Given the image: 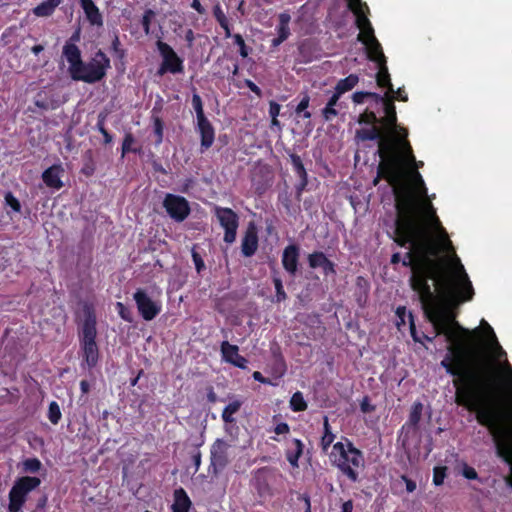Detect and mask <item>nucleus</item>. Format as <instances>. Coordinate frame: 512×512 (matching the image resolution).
<instances>
[{
	"instance_id": "9b49d317",
	"label": "nucleus",
	"mask_w": 512,
	"mask_h": 512,
	"mask_svg": "<svg viewBox=\"0 0 512 512\" xmlns=\"http://www.w3.org/2000/svg\"><path fill=\"white\" fill-rule=\"evenodd\" d=\"M156 46L162 57V62L156 71L157 76L161 77L166 73L180 74L184 72L183 59L177 55L169 44L158 40Z\"/></svg>"
},
{
	"instance_id": "aec40b11",
	"label": "nucleus",
	"mask_w": 512,
	"mask_h": 512,
	"mask_svg": "<svg viewBox=\"0 0 512 512\" xmlns=\"http://www.w3.org/2000/svg\"><path fill=\"white\" fill-rule=\"evenodd\" d=\"M360 42L366 46L367 57L370 61L375 62L377 65L387 63L382 46L374 34L369 35L366 37L365 41Z\"/></svg>"
},
{
	"instance_id": "6ab92c4d",
	"label": "nucleus",
	"mask_w": 512,
	"mask_h": 512,
	"mask_svg": "<svg viewBox=\"0 0 512 512\" xmlns=\"http://www.w3.org/2000/svg\"><path fill=\"white\" fill-rule=\"evenodd\" d=\"M220 351L223 361L241 369L246 368L247 359L239 354V348L237 345L230 344L228 341H223L221 343Z\"/></svg>"
},
{
	"instance_id": "774afa93",
	"label": "nucleus",
	"mask_w": 512,
	"mask_h": 512,
	"mask_svg": "<svg viewBox=\"0 0 512 512\" xmlns=\"http://www.w3.org/2000/svg\"><path fill=\"white\" fill-rule=\"evenodd\" d=\"M462 474L466 479H469V480H475L478 478V474H477L476 470L473 467L468 466V465L464 466Z\"/></svg>"
},
{
	"instance_id": "c756f323",
	"label": "nucleus",
	"mask_w": 512,
	"mask_h": 512,
	"mask_svg": "<svg viewBox=\"0 0 512 512\" xmlns=\"http://www.w3.org/2000/svg\"><path fill=\"white\" fill-rule=\"evenodd\" d=\"M60 4L61 0H45L33 9V14L37 17L51 16Z\"/></svg>"
},
{
	"instance_id": "69168bd1",
	"label": "nucleus",
	"mask_w": 512,
	"mask_h": 512,
	"mask_svg": "<svg viewBox=\"0 0 512 512\" xmlns=\"http://www.w3.org/2000/svg\"><path fill=\"white\" fill-rule=\"evenodd\" d=\"M369 97V92L366 91H357L352 94V101L355 104L364 103L365 99Z\"/></svg>"
},
{
	"instance_id": "0e129e2a",
	"label": "nucleus",
	"mask_w": 512,
	"mask_h": 512,
	"mask_svg": "<svg viewBox=\"0 0 512 512\" xmlns=\"http://www.w3.org/2000/svg\"><path fill=\"white\" fill-rule=\"evenodd\" d=\"M106 119H107V113L106 112H100L98 114L97 123H96V129L100 133H104L107 130L106 127H105Z\"/></svg>"
},
{
	"instance_id": "7c9ffc66",
	"label": "nucleus",
	"mask_w": 512,
	"mask_h": 512,
	"mask_svg": "<svg viewBox=\"0 0 512 512\" xmlns=\"http://www.w3.org/2000/svg\"><path fill=\"white\" fill-rule=\"evenodd\" d=\"M358 82V75L350 74L337 82L334 91L342 96L344 93L351 91L358 84Z\"/></svg>"
},
{
	"instance_id": "e2e57ef3",
	"label": "nucleus",
	"mask_w": 512,
	"mask_h": 512,
	"mask_svg": "<svg viewBox=\"0 0 512 512\" xmlns=\"http://www.w3.org/2000/svg\"><path fill=\"white\" fill-rule=\"evenodd\" d=\"M278 200L285 208V210L289 213L291 211L290 195L287 192L280 193L278 196Z\"/></svg>"
},
{
	"instance_id": "bf43d9fd",
	"label": "nucleus",
	"mask_w": 512,
	"mask_h": 512,
	"mask_svg": "<svg viewBox=\"0 0 512 512\" xmlns=\"http://www.w3.org/2000/svg\"><path fill=\"white\" fill-rule=\"evenodd\" d=\"M213 16L219 25H223L228 20L220 4H216L213 7Z\"/></svg>"
},
{
	"instance_id": "412c9836",
	"label": "nucleus",
	"mask_w": 512,
	"mask_h": 512,
	"mask_svg": "<svg viewBox=\"0 0 512 512\" xmlns=\"http://www.w3.org/2000/svg\"><path fill=\"white\" fill-rule=\"evenodd\" d=\"M385 116L380 118L381 125L385 127L388 133L397 134V114L394 104V97L389 96L388 100L383 104Z\"/></svg>"
},
{
	"instance_id": "5701e85b",
	"label": "nucleus",
	"mask_w": 512,
	"mask_h": 512,
	"mask_svg": "<svg viewBox=\"0 0 512 512\" xmlns=\"http://www.w3.org/2000/svg\"><path fill=\"white\" fill-rule=\"evenodd\" d=\"M197 128L200 134L201 151L209 149L215 140V130L208 119L197 121Z\"/></svg>"
},
{
	"instance_id": "423d86ee",
	"label": "nucleus",
	"mask_w": 512,
	"mask_h": 512,
	"mask_svg": "<svg viewBox=\"0 0 512 512\" xmlns=\"http://www.w3.org/2000/svg\"><path fill=\"white\" fill-rule=\"evenodd\" d=\"M381 161L377 167V176L373 180V184L376 186L381 179L386 180L393 189V193L396 196L397 190H404L403 188V176H404V164L408 158L414 161V152H396L387 155L379 156Z\"/></svg>"
},
{
	"instance_id": "49530a36",
	"label": "nucleus",
	"mask_w": 512,
	"mask_h": 512,
	"mask_svg": "<svg viewBox=\"0 0 512 512\" xmlns=\"http://www.w3.org/2000/svg\"><path fill=\"white\" fill-rule=\"evenodd\" d=\"M309 103L310 97L308 94H305L295 109L296 114L300 115L302 113L303 118H311V112L307 110V108L309 107Z\"/></svg>"
},
{
	"instance_id": "052dcab7",
	"label": "nucleus",
	"mask_w": 512,
	"mask_h": 512,
	"mask_svg": "<svg viewBox=\"0 0 512 512\" xmlns=\"http://www.w3.org/2000/svg\"><path fill=\"white\" fill-rule=\"evenodd\" d=\"M396 316H397V326L400 328L401 326L406 324V316H408L407 310L405 306H399L396 309Z\"/></svg>"
},
{
	"instance_id": "680f3d73",
	"label": "nucleus",
	"mask_w": 512,
	"mask_h": 512,
	"mask_svg": "<svg viewBox=\"0 0 512 512\" xmlns=\"http://www.w3.org/2000/svg\"><path fill=\"white\" fill-rule=\"evenodd\" d=\"M375 406L371 404L370 398L368 396H364L360 402V409L363 413H371L375 410Z\"/></svg>"
},
{
	"instance_id": "f257e3e1",
	"label": "nucleus",
	"mask_w": 512,
	"mask_h": 512,
	"mask_svg": "<svg viewBox=\"0 0 512 512\" xmlns=\"http://www.w3.org/2000/svg\"><path fill=\"white\" fill-rule=\"evenodd\" d=\"M434 285L445 305L439 304L432 289L430 299L417 294L436 336L444 335L449 342L441 366L454 377L455 403L474 412L477 422L489 432H497L509 426L512 415L499 405L503 386L496 372V361L488 359L483 352L480 328L470 330L456 320L454 309L469 300L452 303L441 287Z\"/></svg>"
},
{
	"instance_id": "6e6552de",
	"label": "nucleus",
	"mask_w": 512,
	"mask_h": 512,
	"mask_svg": "<svg viewBox=\"0 0 512 512\" xmlns=\"http://www.w3.org/2000/svg\"><path fill=\"white\" fill-rule=\"evenodd\" d=\"M111 67L110 59L102 51L98 50L95 56L87 63L82 61V65L77 68L71 76L74 81H82L93 84L101 81Z\"/></svg>"
},
{
	"instance_id": "0eeeda50",
	"label": "nucleus",
	"mask_w": 512,
	"mask_h": 512,
	"mask_svg": "<svg viewBox=\"0 0 512 512\" xmlns=\"http://www.w3.org/2000/svg\"><path fill=\"white\" fill-rule=\"evenodd\" d=\"M403 132V136L384 133L379 126H371L356 130V138L361 141H377L379 156L403 151L410 152L413 149L407 140V130L403 129Z\"/></svg>"
},
{
	"instance_id": "bb28decb",
	"label": "nucleus",
	"mask_w": 512,
	"mask_h": 512,
	"mask_svg": "<svg viewBox=\"0 0 512 512\" xmlns=\"http://www.w3.org/2000/svg\"><path fill=\"white\" fill-rule=\"evenodd\" d=\"M79 3L91 25H103L102 14L93 0H79Z\"/></svg>"
},
{
	"instance_id": "dca6fc26",
	"label": "nucleus",
	"mask_w": 512,
	"mask_h": 512,
	"mask_svg": "<svg viewBox=\"0 0 512 512\" xmlns=\"http://www.w3.org/2000/svg\"><path fill=\"white\" fill-rule=\"evenodd\" d=\"M308 265L311 269L321 268L324 276L336 275V264L327 258L324 252L314 251L307 257Z\"/></svg>"
},
{
	"instance_id": "9d476101",
	"label": "nucleus",
	"mask_w": 512,
	"mask_h": 512,
	"mask_svg": "<svg viewBox=\"0 0 512 512\" xmlns=\"http://www.w3.org/2000/svg\"><path fill=\"white\" fill-rule=\"evenodd\" d=\"M490 434L493 437L497 455L510 465L511 474L505 478V482L512 488V427L507 426Z\"/></svg>"
},
{
	"instance_id": "de8ad7c7",
	"label": "nucleus",
	"mask_w": 512,
	"mask_h": 512,
	"mask_svg": "<svg viewBox=\"0 0 512 512\" xmlns=\"http://www.w3.org/2000/svg\"><path fill=\"white\" fill-rule=\"evenodd\" d=\"M192 106L196 112L197 121L207 119L204 114L202 99L197 93H194L192 96Z\"/></svg>"
},
{
	"instance_id": "4d7b16f0",
	"label": "nucleus",
	"mask_w": 512,
	"mask_h": 512,
	"mask_svg": "<svg viewBox=\"0 0 512 512\" xmlns=\"http://www.w3.org/2000/svg\"><path fill=\"white\" fill-rule=\"evenodd\" d=\"M408 318H409V329H410V334H411L412 339L417 343L423 344L422 338L416 330L414 316L411 312H408Z\"/></svg>"
},
{
	"instance_id": "c85d7f7f",
	"label": "nucleus",
	"mask_w": 512,
	"mask_h": 512,
	"mask_svg": "<svg viewBox=\"0 0 512 512\" xmlns=\"http://www.w3.org/2000/svg\"><path fill=\"white\" fill-rule=\"evenodd\" d=\"M341 95L336 91H333L331 97L328 99L325 107L322 109V117L325 121H332L338 116V110L336 107L343 108V103L340 102Z\"/></svg>"
},
{
	"instance_id": "7ed1b4c3",
	"label": "nucleus",
	"mask_w": 512,
	"mask_h": 512,
	"mask_svg": "<svg viewBox=\"0 0 512 512\" xmlns=\"http://www.w3.org/2000/svg\"><path fill=\"white\" fill-rule=\"evenodd\" d=\"M342 439L343 441L332 445V450L329 453L330 463L350 482H359L360 470L365 467L364 454L355 447L350 439L347 437Z\"/></svg>"
},
{
	"instance_id": "338daca9",
	"label": "nucleus",
	"mask_w": 512,
	"mask_h": 512,
	"mask_svg": "<svg viewBox=\"0 0 512 512\" xmlns=\"http://www.w3.org/2000/svg\"><path fill=\"white\" fill-rule=\"evenodd\" d=\"M192 259H193V262H194L197 272L198 273L201 272L205 268V264H204L202 257L196 251H193Z\"/></svg>"
},
{
	"instance_id": "603ef678",
	"label": "nucleus",
	"mask_w": 512,
	"mask_h": 512,
	"mask_svg": "<svg viewBox=\"0 0 512 512\" xmlns=\"http://www.w3.org/2000/svg\"><path fill=\"white\" fill-rule=\"evenodd\" d=\"M154 17H155V12L153 10H151V9L145 10L143 17H142L141 24L143 27V31L146 35L150 34V26H151V22Z\"/></svg>"
},
{
	"instance_id": "a18cd8bd",
	"label": "nucleus",
	"mask_w": 512,
	"mask_h": 512,
	"mask_svg": "<svg viewBox=\"0 0 512 512\" xmlns=\"http://www.w3.org/2000/svg\"><path fill=\"white\" fill-rule=\"evenodd\" d=\"M61 416H62V413H61L58 403L56 401L50 402L49 407H48L49 421L52 424L57 425L59 423V421L61 420Z\"/></svg>"
},
{
	"instance_id": "f8f14e48",
	"label": "nucleus",
	"mask_w": 512,
	"mask_h": 512,
	"mask_svg": "<svg viewBox=\"0 0 512 512\" xmlns=\"http://www.w3.org/2000/svg\"><path fill=\"white\" fill-rule=\"evenodd\" d=\"M215 216L219 221L220 226L224 229V242L227 244L235 242L239 226V217L237 213L231 208L216 206Z\"/></svg>"
},
{
	"instance_id": "b1692460",
	"label": "nucleus",
	"mask_w": 512,
	"mask_h": 512,
	"mask_svg": "<svg viewBox=\"0 0 512 512\" xmlns=\"http://www.w3.org/2000/svg\"><path fill=\"white\" fill-rule=\"evenodd\" d=\"M63 56L69 63V73L72 76L77 68L82 65L81 51L76 44L66 42L63 46Z\"/></svg>"
},
{
	"instance_id": "3c124183",
	"label": "nucleus",
	"mask_w": 512,
	"mask_h": 512,
	"mask_svg": "<svg viewBox=\"0 0 512 512\" xmlns=\"http://www.w3.org/2000/svg\"><path fill=\"white\" fill-rule=\"evenodd\" d=\"M447 467L446 466H436L433 470V483L436 486H440L443 484L444 479L446 477Z\"/></svg>"
},
{
	"instance_id": "39448f33",
	"label": "nucleus",
	"mask_w": 512,
	"mask_h": 512,
	"mask_svg": "<svg viewBox=\"0 0 512 512\" xmlns=\"http://www.w3.org/2000/svg\"><path fill=\"white\" fill-rule=\"evenodd\" d=\"M84 319L79 329V343L82 357L89 368H94L99 360L97 338V317L92 303L82 307Z\"/></svg>"
},
{
	"instance_id": "37998d69",
	"label": "nucleus",
	"mask_w": 512,
	"mask_h": 512,
	"mask_svg": "<svg viewBox=\"0 0 512 512\" xmlns=\"http://www.w3.org/2000/svg\"><path fill=\"white\" fill-rule=\"evenodd\" d=\"M359 124L377 126V124H381L380 118L376 116V113L373 111L365 110L358 117Z\"/></svg>"
},
{
	"instance_id": "2eb2a0df",
	"label": "nucleus",
	"mask_w": 512,
	"mask_h": 512,
	"mask_svg": "<svg viewBox=\"0 0 512 512\" xmlns=\"http://www.w3.org/2000/svg\"><path fill=\"white\" fill-rule=\"evenodd\" d=\"M137 309L145 321L155 319L161 312V304L153 301L144 289H137L133 295Z\"/></svg>"
},
{
	"instance_id": "c9c22d12",
	"label": "nucleus",
	"mask_w": 512,
	"mask_h": 512,
	"mask_svg": "<svg viewBox=\"0 0 512 512\" xmlns=\"http://www.w3.org/2000/svg\"><path fill=\"white\" fill-rule=\"evenodd\" d=\"M242 406V401L234 400L226 405L222 411V420L225 423H233L235 421L234 414H236Z\"/></svg>"
},
{
	"instance_id": "79ce46f5",
	"label": "nucleus",
	"mask_w": 512,
	"mask_h": 512,
	"mask_svg": "<svg viewBox=\"0 0 512 512\" xmlns=\"http://www.w3.org/2000/svg\"><path fill=\"white\" fill-rule=\"evenodd\" d=\"M281 105L278 104L276 101L271 100L269 101V116L271 118V128L277 127L279 130H281V124L278 120V116L280 114Z\"/></svg>"
},
{
	"instance_id": "cd10ccee",
	"label": "nucleus",
	"mask_w": 512,
	"mask_h": 512,
	"mask_svg": "<svg viewBox=\"0 0 512 512\" xmlns=\"http://www.w3.org/2000/svg\"><path fill=\"white\" fill-rule=\"evenodd\" d=\"M174 502L171 506L172 512H189L192 507V501L184 488L179 487L173 493Z\"/></svg>"
},
{
	"instance_id": "58836bf2",
	"label": "nucleus",
	"mask_w": 512,
	"mask_h": 512,
	"mask_svg": "<svg viewBox=\"0 0 512 512\" xmlns=\"http://www.w3.org/2000/svg\"><path fill=\"white\" fill-rule=\"evenodd\" d=\"M307 407L308 405L302 392L297 391L291 396L290 408L293 412H303L307 409Z\"/></svg>"
},
{
	"instance_id": "f704fd0d",
	"label": "nucleus",
	"mask_w": 512,
	"mask_h": 512,
	"mask_svg": "<svg viewBox=\"0 0 512 512\" xmlns=\"http://www.w3.org/2000/svg\"><path fill=\"white\" fill-rule=\"evenodd\" d=\"M279 24L276 27L277 35L281 37L282 39L287 40L290 36V28L289 23L291 20V16L287 12H283L279 14Z\"/></svg>"
},
{
	"instance_id": "72a5a7b5",
	"label": "nucleus",
	"mask_w": 512,
	"mask_h": 512,
	"mask_svg": "<svg viewBox=\"0 0 512 512\" xmlns=\"http://www.w3.org/2000/svg\"><path fill=\"white\" fill-rule=\"evenodd\" d=\"M428 214L429 217L431 218L432 225L434 226V228L437 229L442 234L444 245L447 246V248H452V242L448 238V235L445 229L442 227L441 222L438 216L436 215V211L431 204H429Z\"/></svg>"
},
{
	"instance_id": "a878e982",
	"label": "nucleus",
	"mask_w": 512,
	"mask_h": 512,
	"mask_svg": "<svg viewBox=\"0 0 512 512\" xmlns=\"http://www.w3.org/2000/svg\"><path fill=\"white\" fill-rule=\"evenodd\" d=\"M61 172H63V169L60 165H52L42 173V180L47 187L59 190L63 187L60 178Z\"/></svg>"
},
{
	"instance_id": "8fccbe9b",
	"label": "nucleus",
	"mask_w": 512,
	"mask_h": 512,
	"mask_svg": "<svg viewBox=\"0 0 512 512\" xmlns=\"http://www.w3.org/2000/svg\"><path fill=\"white\" fill-rule=\"evenodd\" d=\"M153 129H154V134L156 136V144L162 143L164 123L160 117L153 118Z\"/></svg>"
},
{
	"instance_id": "4468645a",
	"label": "nucleus",
	"mask_w": 512,
	"mask_h": 512,
	"mask_svg": "<svg viewBox=\"0 0 512 512\" xmlns=\"http://www.w3.org/2000/svg\"><path fill=\"white\" fill-rule=\"evenodd\" d=\"M163 208L175 222H183L191 212L188 200L180 195L167 193L162 202Z\"/></svg>"
},
{
	"instance_id": "1a4fd4ad",
	"label": "nucleus",
	"mask_w": 512,
	"mask_h": 512,
	"mask_svg": "<svg viewBox=\"0 0 512 512\" xmlns=\"http://www.w3.org/2000/svg\"><path fill=\"white\" fill-rule=\"evenodd\" d=\"M40 484L41 479L36 476L18 477L8 493V512H21L27 502L28 495Z\"/></svg>"
},
{
	"instance_id": "f03ea898",
	"label": "nucleus",
	"mask_w": 512,
	"mask_h": 512,
	"mask_svg": "<svg viewBox=\"0 0 512 512\" xmlns=\"http://www.w3.org/2000/svg\"><path fill=\"white\" fill-rule=\"evenodd\" d=\"M392 238L400 247L409 246L401 264L412 270L409 282L414 292L430 299L433 280L452 303L473 299L474 289L460 259L455 256L449 265L435 259L440 248L426 222L409 214L396 217Z\"/></svg>"
},
{
	"instance_id": "4be33fe9",
	"label": "nucleus",
	"mask_w": 512,
	"mask_h": 512,
	"mask_svg": "<svg viewBox=\"0 0 512 512\" xmlns=\"http://www.w3.org/2000/svg\"><path fill=\"white\" fill-rule=\"evenodd\" d=\"M228 444L217 439L211 446V465L218 468H224L228 464Z\"/></svg>"
},
{
	"instance_id": "6e6d98bb",
	"label": "nucleus",
	"mask_w": 512,
	"mask_h": 512,
	"mask_svg": "<svg viewBox=\"0 0 512 512\" xmlns=\"http://www.w3.org/2000/svg\"><path fill=\"white\" fill-rule=\"evenodd\" d=\"M5 202L6 204L14 211V212H20L21 211V204L19 200L11 193L7 192L5 194Z\"/></svg>"
},
{
	"instance_id": "20e7f679",
	"label": "nucleus",
	"mask_w": 512,
	"mask_h": 512,
	"mask_svg": "<svg viewBox=\"0 0 512 512\" xmlns=\"http://www.w3.org/2000/svg\"><path fill=\"white\" fill-rule=\"evenodd\" d=\"M407 164H415V160H408L404 164L403 188L397 190L396 195V217H404L409 214L413 218H418L416 214L417 197H426L427 188L422 175L419 171L408 170Z\"/></svg>"
},
{
	"instance_id": "864d4df0",
	"label": "nucleus",
	"mask_w": 512,
	"mask_h": 512,
	"mask_svg": "<svg viewBox=\"0 0 512 512\" xmlns=\"http://www.w3.org/2000/svg\"><path fill=\"white\" fill-rule=\"evenodd\" d=\"M234 44L239 47V54L242 58L249 55L250 49L246 46L243 37L240 34H233Z\"/></svg>"
},
{
	"instance_id": "f3484780",
	"label": "nucleus",
	"mask_w": 512,
	"mask_h": 512,
	"mask_svg": "<svg viewBox=\"0 0 512 512\" xmlns=\"http://www.w3.org/2000/svg\"><path fill=\"white\" fill-rule=\"evenodd\" d=\"M300 248L296 244H290L283 250L281 263L284 270L291 276L298 272Z\"/></svg>"
},
{
	"instance_id": "a19ab883",
	"label": "nucleus",
	"mask_w": 512,
	"mask_h": 512,
	"mask_svg": "<svg viewBox=\"0 0 512 512\" xmlns=\"http://www.w3.org/2000/svg\"><path fill=\"white\" fill-rule=\"evenodd\" d=\"M41 468H42V463L36 457L27 458V459L23 460V462H22V471L24 473L35 474V473H38L41 470Z\"/></svg>"
},
{
	"instance_id": "2f4dec72",
	"label": "nucleus",
	"mask_w": 512,
	"mask_h": 512,
	"mask_svg": "<svg viewBox=\"0 0 512 512\" xmlns=\"http://www.w3.org/2000/svg\"><path fill=\"white\" fill-rule=\"evenodd\" d=\"M379 71L376 74V82L380 87H384L388 89L389 93H394L393 85L391 83L390 74L388 72L387 64L383 63V65H378Z\"/></svg>"
},
{
	"instance_id": "ddd939ff",
	"label": "nucleus",
	"mask_w": 512,
	"mask_h": 512,
	"mask_svg": "<svg viewBox=\"0 0 512 512\" xmlns=\"http://www.w3.org/2000/svg\"><path fill=\"white\" fill-rule=\"evenodd\" d=\"M347 6L356 16L355 24L360 29L357 37L358 41H365L366 37L374 34L372 24L367 17L369 13L368 5L362 0H347Z\"/></svg>"
},
{
	"instance_id": "5fc2aeb1",
	"label": "nucleus",
	"mask_w": 512,
	"mask_h": 512,
	"mask_svg": "<svg viewBox=\"0 0 512 512\" xmlns=\"http://www.w3.org/2000/svg\"><path fill=\"white\" fill-rule=\"evenodd\" d=\"M335 434L334 433H328V434H323L321 439H320V443H319V446L321 448V451L323 453H327L328 452V449L329 447L333 444L334 440H335Z\"/></svg>"
},
{
	"instance_id": "473e14b6",
	"label": "nucleus",
	"mask_w": 512,
	"mask_h": 512,
	"mask_svg": "<svg viewBox=\"0 0 512 512\" xmlns=\"http://www.w3.org/2000/svg\"><path fill=\"white\" fill-rule=\"evenodd\" d=\"M481 324L484 325L485 331L487 332V336H488V338L491 341V345L496 350V355H495L496 360H499L502 357H505L506 356V352L500 346L493 328L484 319L481 320Z\"/></svg>"
},
{
	"instance_id": "09e8293b",
	"label": "nucleus",
	"mask_w": 512,
	"mask_h": 512,
	"mask_svg": "<svg viewBox=\"0 0 512 512\" xmlns=\"http://www.w3.org/2000/svg\"><path fill=\"white\" fill-rule=\"evenodd\" d=\"M116 310L119 316L126 322L132 323L134 321L133 313L125 304L122 302L116 303Z\"/></svg>"
},
{
	"instance_id": "c03bdc74",
	"label": "nucleus",
	"mask_w": 512,
	"mask_h": 512,
	"mask_svg": "<svg viewBox=\"0 0 512 512\" xmlns=\"http://www.w3.org/2000/svg\"><path fill=\"white\" fill-rule=\"evenodd\" d=\"M135 142V138L132 133H126L122 142L121 152L122 157H124L127 153H139L140 149L132 148V144Z\"/></svg>"
},
{
	"instance_id": "ea45409f",
	"label": "nucleus",
	"mask_w": 512,
	"mask_h": 512,
	"mask_svg": "<svg viewBox=\"0 0 512 512\" xmlns=\"http://www.w3.org/2000/svg\"><path fill=\"white\" fill-rule=\"evenodd\" d=\"M290 160L293 166V170L299 179H308V174L301 157L298 154L293 153L290 155Z\"/></svg>"
},
{
	"instance_id": "4c0bfd02",
	"label": "nucleus",
	"mask_w": 512,
	"mask_h": 512,
	"mask_svg": "<svg viewBox=\"0 0 512 512\" xmlns=\"http://www.w3.org/2000/svg\"><path fill=\"white\" fill-rule=\"evenodd\" d=\"M272 281L276 292L272 301L275 303L284 302L288 298V296L284 290L282 279L277 274H273Z\"/></svg>"
},
{
	"instance_id": "a211bd4d",
	"label": "nucleus",
	"mask_w": 512,
	"mask_h": 512,
	"mask_svg": "<svg viewBox=\"0 0 512 512\" xmlns=\"http://www.w3.org/2000/svg\"><path fill=\"white\" fill-rule=\"evenodd\" d=\"M258 230L254 222H250L241 241V252L245 257L253 256L258 249Z\"/></svg>"
},
{
	"instance_id": "393cba45",
	"label": "nucleus",
	"mask_w": 512,
	"mask_h": 512,
	"mask_svg": "<svg viewBox=\"0 0 512 512\" xmlns=\"http://www.w3.org/2000/svg\"><path fill=\"white\" fill-rule=\"evenodd\" d=\"M304 448V443L300 439L293 438L288 441L285 457L293 468L299 467V459L303 455Z\"/></svg>"
},
{
	"instance_id": "e433bc0d",
	"label": "nucleus",
	"mask_w": 512,
	"mask_h": 512,
	"mask_svg": "<svg viewBox=\"0 0 512 512\" xmlns=\"http://www.w3.org/2000/svg\"><path fill=\"white\" fill-rule=\"evenodd\" d=\"M422 411H423V404L419 401L415 402L412 405L408 421L406 422L405 425H409V426H412L413 428H417L419 425V422L421 420Z\"/></svg>"
},
{
	"instance_id": "13d9d810",
	"label": "nucleus",
	"mask_w": 512,
	"mask_h": 512,
	"mask_svg": "<svg viewBox=\"0 0 512 512\" xmlns=\"http://www.w3.org/2000/svg\"><path fill=\"white\" fill-rule=\"evenodd\" d=\"M111 50L117 55L118 58H120V59L124 58L125 50L121 48V42L117 35H115L112 40Z\"/></svg>"
}]
</instances>
